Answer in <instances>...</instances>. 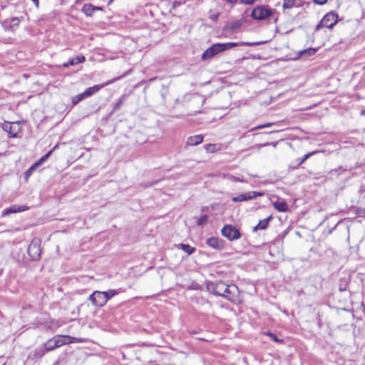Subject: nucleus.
I'll list each match as a JSON object with an SVG mask.
<instances>
[{"label":"nucleus","instance_id":"obj_1","mask_svg":"<svg viewBox=\"0 0 365 365\" xmlns=\"http://www.w3.org/2000/svg\"><path fill=\"white\" fill-rule=\"evenodd\" d=\"M256 43H244V42H227V43H217L212 45L210 47L207 48L202 54L201 59L202 61H207L213 57L216 56L221 52L229 50L233 47L246 45L253 46L256 45Z\"/></svg>","mask_w":365,"mask_h":365},{"label":"nucleus","instance_id":"obj_2","mask_svg":"<svg viewBox=\"0 0 365 365\" xmlns=\"http://www.w3.org/2000/svg\"><path fill=\"white\" fill-rule=\"evenodd\" d=\"M338 21V15L333 12L330 11L327 13L321 21L316 26L315 30L319 31L322 28H328L332 29L333 26L337 23Z\"/></svg>","mask_w":365,"mask_h":365},{"label":"nucleus","instance_id":"obj_3","mask_svg":"<svg viewBox=\"0 0 365 365\" xmlns=\"http://www.w3.org/2000/svg\"><path fill=\"white\" fill-rule=\"evenodd\" d=\"M221 234L230 241L237 240L241 237L240 230L232 225H225L221 230Z\"/></svg>","mask_w":365,"mask_h":365},{"label":"nucleus","instance_id":"obj_4","mask_svg":"<svg viewBox=\"0 0 365 365\" xmlns=\"http://www.w3.org/2000/svg\"><path fill=\"white\" fill-rule=\"evenodd\" d=\"M273 11L265 6H258L255 7L251 14V16L254 19L263 20L271 15H272Z\"/></svg>","mask_w":365,"mask_h":365},{"label":"nucleus","instance_id":"obj_5","mask_svg":"<svg viewBox=\"0 0 365 365\" xmlns=\"http://www.w3.org/2000/svg\"><path fill=\"white\" fill-rule=\"evenodd\" d=\"M207 289L213 294L222 297V295H225V290L227 289V284L222 281L209 282L207 284Z\"/></svg>","mask_w":365,"mask_h":365},{"label":"nucleus","instance_id":"obj_6","mask_svg":"<svg viewBox=\"0 0 365 365\" xmlns=\"http://www.w3.org/2000/svg\"><path fill=\"white\" fill-rule=\"evenodd\" d=\"M89 300L96 307H103L108 302V297L103 292L95 291L90 295Z\"/></svg>","mask_w":365,"mask_h":365},{"label":"nucleus","instance_id":"obj_7","mask_svg":"<svg viewBox=\"0 0 365 365\" xmlns=\"http://www.w3.org/2000/svg\"><path fill=\"white\" fill-rule=\"evenodd\" d=\"M2 128L4 130H5L11 138H16L18 137V134L21 131V125L19 123H10V122H5L3 125Z\"/></svg>","mask_w":365,"mask_h":365},{"label":"nucleus","instance_id":"obj_8","mask_svg":"<svg viewBox=\"0 0 365 365\" xmlns=\"http://www.w3.org/2000/svg\"><path fill=\"white\" fill-rule=\"evenodd\" d=\"M263 193L257 191H250L246 193H242L238 196L233 197L232 200L235 202H244L256 198L257 197L262 196Z\"/></svg>","mask_w":365,"mask_h":365},{"label":"nucleus","instance_id":"obj_9","mask_svg":"<svg viewBox=\"0 0 365 365\" xmlns=\"http://www.w3.org/2000/svg\"><path fill=\"white\" fill-rule=\"evenodd\" d=\"M28 254L33 260H37L41 255V250L38 241H32L28 247Z\"/></svg>","mask_w":365,"mask_h":365},{"label":"nucleus","instance_id":"obj_10","mask_svg":"<svg viewBox=\"0 0 365 365\" xmlns=\"http://www.w3.org/2000/svg\"><path fill=\"white\" fill-rule=\"evenodd\" d=\"M112 82H113V80L107 81L106 83L101 84V85H96L94 86L88 88L83 93L84 97L88 98L91 96H93L94 93H97L100 89L103 88L106 86H108Z\"/></svg>","mask_w":365,"mask_h":365},{"label":"nucleus","instance_id":"obj_11","mask_svg":"<svg viewBox=\"0 0 365 365\" xmlns=\"http://www.w3.org/2000/svg\"><path fill=\"white\" fill-rule=\"evenodd\" d=\"M207 244L210 247L217 250H222L224 247V242L223 240L217 238V237H210L207 240Z\"/></svg>","mask_w":365,"mask_h":365},{"label":"nucleus","instance_id":"obj_12","mask_svg":"<svg viewBox=\"0 0 365 365\" xmlns=\"http://www.w3.org/2000/svg\"><path fill=\"white\" fill-rule=\"evenodd\" d=\"M27 210H28V207H26V206H19V205H14L11 206L10 207L4 210L2 212V215L4 216V215H10L12 213L21 212H23V211H25Z\"/></svg>","mask_w":365,"mask_h":365},{"label":"nucleus","instance_id":"obj_13","mask_svg":"<svg viewBox=\"0 0 365 365\" xmlns=\"http://www.w3.org/2000/svg\"><path fill=\"white\" fill-rule=\"evenodd\" d=\"M203 140V137L201 135H196L190 136L187 140V145L190 146H195L200 144Z\"/></svg>","mask_w":365,"mask_h":365},{"label":"nucleus","instance_id":"obj_14","mask_svg":"<svg viewBox=\"0 0 365 365\" xmlns=\"http://www.w3.org/2000/svg\"><path fill=\"white\" fill-rule=\"evenodd\" d=\"M85 61V57L83 56H76L71 60H69L67 63L63 64V67L67 68L70 66L77 65L80 63H83Z\"/></svg>","mask_w":365,"mask_h":365},{"label":"nucleus","instance_id":"obj_15","mask_svg":"<svg viewBox=\"0 0 365 365\" xmlns=\"http://www.w3.org/2000/svg\"><path fill=\"white\" fill-rule=\"evenodd\" d=\"M205 150L207 153H215L219 150H221L222 148V145L220 143H215V144H206L205 146Z\"/></svg>","mask_w":365,"mask_h":365},{"label":"nucleus","instance_id":"obj_16","mask_svg":"<svg viewBox=\"0 0 365 365\" xmlns=\"http://www.w3.org/2000/svg\"><path fill=\"white\" fill-rule=\"evenodd\" d=\"M273 206L279 212H286L288 210V206L284 200L274 202Z\"/></svg>","mask_w":365,"mask_h":365},{"label":"nucleus","instance_id":"obj_17","mask_svg":"<svg viewBox=\"0 0 365 365\" xmlns=\"http://www.w3.org/2000/svg\"><path fill=\"white\" fill-rule=\"evenodd\" d=\"M272 218V216L268 217L266 219L260 220L259 223L254 227V231H257L258 230H265L268 225L269 221Z\"/></svg>","mask_w":365,"mask_h":365},{"label":"nucleus","instance_id":"obj_18","mask_svg":"<svg viewBox=\"0 0 365 365\" xmlns=\"http://www.w3.org/2000/svg\"><path fill=\"white\" fill-rule=\"evenodd\" d=\"M53 338L56 341L59 347L65 344H69L68 336L67 335H58Z\"/></svg>","mask_w":365,"mask_h":365},{"label":"nucleus","instance_id":"obj_19","mask_svg":"<svg viewBox=\"0 0 365 365\" xmlns=\"http://www.w3.org/2000/svg\"><path fill=\"white\" fill-rule=\"evenodd\" d=\"M58 347L59 346L54 338L48 340L45 344V349L48 351H52Z\"/></svg>","mask_w":365,"mask_h":365},{"label":"nucleus","instance_id":"obj_20","mask_svg":"<svg viewBox=\"0 0 365 365\" xmlns=\"http://www.w3.org/2000/svg\"><path fill=\"white\" fill-rule=\"evenodd\" d=\"M237 289V287L235 285H227V289L225 290V295H222V297L232 300L231 294L234 293Z\"/></svg>","mask_w":365,"mask_h":365},{"label":"nucleus","instance_id":"obj_21","mask_svg":"<svg viewBox=\"0 0 365 365\" xmlns=\"http://www.w3.org/2000/svg\"><path fill=\"white\" fill-rule=\"evenodd\" d=\"M82 11L87 16H91L94 12L93 6L92 4H85L82 8Z\"/></svg>","mask_w":365,"mask_h":365},{"label":"nucleus","instance_id":"obj_22","mask_svg":"<svg viewBox=\"0 0 365 365\" xmlns=\"http://www.w3.org/2000/svg\"><path fill=\"white\" fill-rule=\"evenodd\" d=\"M179 246L184 252H187L188 255L192 254L195 250L194 247L190 246L189 245L180 244Z\"/></svg>","mask_w":365,"mask_h":365},{"label":"nucleus","instance_id":"obj_23","mask_svg":"<svg viewBox=\"0 0 365 365\" xmlns=\"http://www.w3.org/2000/svg\"><path fill=\"white\" fill-rule=\"evenodd\" d=\"M53 150L48 151L44 155H43L37 162H36V166H40L44 161H46L51 155Z\"/></svg>","mask_w":365,"mask_h":365},{"label":"nucleus","instance_id":"obj_24","mask_svg":"<svg viewBox=\"0 0 365 365\" xmlns=\"http://www.w3.org/2000/svg\"><path fill=\"white\" fill-rule=\"evenodd\" d=\"M295 0H283L282 7L285 9H292L294 6Z\"/></svg>","mask_w":365,"mask_h":365},{"label":"nucleus","instance_id":"obj_25","mask_svg":"<svg viewBox=\"0 0 365 365\" xmlns=\"http://www.w3.org/2000/svg\"><path fill=\"white\" fill-rule=\"evenodd\" d=\"M85 98H86L84 97L83 93H80V94L76 95L72 98V99H71L72 103L73 105H76Z\"/></svg>","mask_w":365,"mask_h":365},{"label":"nucleus","instance_id":"obj_26","mask_svg":"<svg viewBox=\"0 0 365 365\" xmlns=\"http://www.w3.org/2000/svg\"><path fill=\"white\" fill-rule=\"evenodd\" d=\"M68 341L69 344L72 343H83L86 341V339L83 338H76L68 336Z\"/></svg>","mask_w":365,"mask_h":365},{"label":"nucleus","instance_id":"obj_27","mask_svg":"<svg viewBox=\"0 0 365 365\" xmlns=\"http://www.w3.org/2000/svg\"><path fill=\"white\" fill-rule=\"evenodd\" d=\"M319 153V151L316 150V151H313V152H311V153H308L307 154H305L300 160H299V164L301 165L306 160H307L308 158H309L311 156H312L313 155Z\"/></svg>","mask_w":365,"mask_h":365},{"label":"nucleus","instance_id":"obj_28","mask_svg":"<svg viewBox=\"0 0 365 365\" xmlns=\"http://www.w3.org/2000/svg\"><path fill=\"white\" fill-rule=\"evenodd\" d=\"M125 98V96H123L118 99V102L113 106V111L117 110L118 109L120 108V106L123 103Z\"/></svg>","mask_w":365,"mask_h":365},{"label":"nucleus","instance_id":"obj_29","mask_svg":"<svg viewBox=\"0 0 365 365\" xmlns=\"http://www.w3.org/2000/svg\"><path fill=\"white\" fill-rule=\"evenodd\" d=\"M316 52H317V49L311 48L301 51L300 54L301 55L307 54L309 56H312V55L315 54Z\"/></svg>","mask_w":365,"mask_h":365},{"label":"nucleus","instance_id":"obj_30","mask_svg":"<svg viewBox=\"0 0 365 365\" xmlns=\"http://www.w3.org/2000/svg\"><path fill=\"white\" fill-rule=\"evenodd\" d=\"M208 220V217L207 215H203L198 220H197V225L201 226V225H204L207 223Z\"/></svg>","mask_w":365,"mask_h":365},{"label":"nucleus","instance_id":"obj_31","mask_svg":"<svg viewBox=\"0 0 365 365\" xmlns=\"http://www.w3.org/2000/svg\"><path fill=\"white\" fill-rule=\"evenodd\" d=\"M104 293L106 294L107 297H108V301L111 298L113 297V296L116 295L118 294L117 291L116 290H114V289H110L108 290V292H103Z\"/></svg>","mask_w":365,"mask_h":365},{"label":"nucleus","instance_id":"obj_32","mask_svg":"<svg viewBox=\"0 0 365 365\" xmlns=\"http://www.w3.org/2000/svg\"><path fill=\"white\" fill-rule=\"evenodd\" d=\"M38 166H36V163L33 164L29 168V170L26 172L25 175H26V177L28 178L29 176L31 175V174L36 170V168H37Z\"/></svg>","mask_w":365,"mask_h":365},{"label":"nucleus","instance_id":"obj_33","mask_svg":"<svg viewBox=\"0 0 365 365\" xmlns=\"http://www.w3.org/2000/svg\"><path fill=\"white\" fill-rule=\"evenodd\" d=\"M272 125H273L272 123H267L266 124L259 125H257L255 128H252V130L262 129V128H268V127H270Z\"/></svg>","mask_w":365,"mask_h":365},{"label":"nucleus","instance_id":"obj_34","mask_svg":"<svg viewBox=\"0 0 365 365\" xmlns=\"http://www.w3.org/2000/svg\"><path fill=\"white\" fill-rule=\"evenodd\" d=\"M227 178L230 180L233 181V182H244V180H242V179H241L240 178L235 177L234 175H228Z\"/></svg>","mask_w":365,"mask_h":365},{"label":"nucleus","instance_id":"obj_35","mask_svg":"<svg viewBox=\"0 0 365 365\" xmlns=\"http://www.w3.org/2000/svg\"><path fill=\"white\" fill-rule=\"evenodd\" d=\"M257 0H239V3L241 4H245V5H252Z\"/></svg>","mask_w":365,"mask_h":365},{"label":"nucleus","instance_id":"obj_36","mask_svg":"<svg viewBox=\"0 0 365 365\" xmlns=\"http://www.w3.org/2000/svg\"><path fill=\"white\" fill-rule=\"evenodd\" d=\"M267 334L270 337V339L272 340H273V341H274L276 342L279 341V340H278V339H277V336L275 334H274L272 333H267Z\"/></svg>","mask_w":365,"mask_h":365},{"label":"nucleus","instance_id":"obj_37","mask_svg":"<svg viewBox=\"0 0 365 365\" xmlns=\"http://www.w3.org/2000/svg\"><path fill=\"white\" fill-rule=\"evenodd\" d=\"M269 145V143H264V144H257L255 146V148L257 149V150H260L262 147H265V146H268Z\"/></svg>","mask_w":365,"mask_h":365},{"label":"nucleus","instance_id":"obj_38","mask_svg":"<svg viewBox=\"0 0 365 365\" xmlns=\"http://www.w3.org/2000/svg\"><path fill=\"white\" fill-rule=\"evenodd\" d=\"M327 0H314V2L319 5H323L327 3Z\"/></svg>","mask_w":365,"mask_h":365},{"label":"nucleus","instance_id":"obj_39","mask_svg":"<svg viewBox=\"0 0 365 365\" xmlns=\"http://www.w3.org/2000/svg\"><path fill=\"white\" fill-rule=\"evenodd\" d=\"M356 213L359 215H365V208L359 209L356 212Z\"/></svg>","mask_w":365,"mask_h":365},{"label":"nucleus","instance_id":"obj_40","mask_svg":"<svg viewBox=\"0 0 365 365\" xmlns=\"http://www.w3.org/2000/svg\"><path fill=\"white\" fill-rule=\"evenodd\" d=\"M11 21L14 23V25L18 24L19 23V20L18 18L12 19Z\"/></svg>","mask_w":365,"mask_h":365},{"label":"nucleus","instance_id":"obj_41","mask_svg":"<svg viewBox=\"0 0 365 365\" xmlns=\"http://www.w3.org/2000/svg\"><path fill=\"white\" fill-rule=\"evenodd\" d=\"M226 2L230 4H235L239 2V0H225Z\"/></svg>","mask_w":365,"mask_h":365},{"label":"nucleus","instance_id":"obj_42","mask_svg":"<svg viewBox=\"0 0 365 365\" xmlns=\"http://www.w3.org/2000/svg\"><path fill=\"white\" fill-rule=\"evenodd\" d=\"M36 6V8H38L39 2L38 0H31Z\"/></svg>","mask_w":365,"mask_h":365},{"label":"nucleus","instance_id":"obj_43","mask_svg":"<svg viewBox=\"0 0 365 365\" xmlns=\"http://www.w3.org/2000/svg\"><path fill=\"white\" fill-rule=\"evenodd\" d=\"M94 11H103V8L101 6H93Z\"/></svg>","mask_w":365,"mask_h":365},{"label":"nucleus","instance_id":"obj_44","mask_svg":"<svg viewBox=\"0 0 365 365\" xmlns=\"http://www.w3.org/2000/svg\"><path fill=\"white\" fill-rule=\"evenodd\" d=\"M180 4H181V3H180V2H179V1H175V2L173 3V8H175V7H177L178 6L180 5Z\"/></svg>","mask_w":365,"mask_h":365},{"label":"nucleus","instance_id":"obj_45","mask_svg":"<svg viewBox=\"0 0 365 365\" xmlns=\"http://www.w3.org/2000/svg\"><path fill=\"white\" fill-rule=\"evenodd\" d=\"M272 145L274 148H275L277 146V142L271 143H269V145Z\"/></svg>","mask_w":365,"mask_h":365},{"label":"nucleus","instance_id":"obj_46","mask_svg":"<svg viewBox=\"0 0 365 365\" xmlns=\"http://www.w3.org/2000/svg\"><path fill=\"white\" fill-rule=\"evenodd\" d=\"M114 0H109L108 1V5H110L113 2Z\"/></svg>","mask_w":365,"mask_h":365},{"label":"nucleus","instance_id":"obj_47","mask_svg":"<svg viewBox=\"0 0 365 365\" xmlns=\"http://www.w3.org/2000/svg\"><path fill=\"white\" fill-rule=\"evenodd\" d=\"M58 145H56L53 148V149H52L51 150H53V151L54 150L57 149V148H58Z\"/></svg>","mask_w":365,"mask_h":365},{"label":"nucleus","instance_id":"obj_48","mask_svg":"<svg viewBox=\"0 0 365 365\" xmlns=\"http://www.w3.org/2000/svg\"><path fill=\"white\" fill-rule=\"evenodd\" d=\"M212 19H217V16H213V17H212Z\"/></svg>","mask_w":365,"mask_h":365},{"label":"nucleus","instance_id":"obj_49","mask_svg":"<svg viewBox=\"0 0 365 365\" xmlns=\"http://www.w3.org/2000/svg\"><path fill=\"white\" fill-rule=\"evenodd\" d=\"M3 365H4V364H3Z\"/></svg>","mask_w":365,"mask_h":365}]
</instances>
